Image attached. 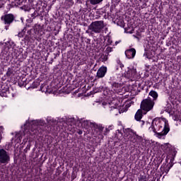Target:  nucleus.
<instances>
[{"mask_svg": "<svg viewBox=\"0 0 181 181\" xmlns=\"http://www.w3.org/2000/svg\"><path fill=\"white\" fill-rule=\"evenodd\" d=\"M148 130L150 132H154L159 139H164L170 131V128L169 122L165 118H156L153 120Z\"/></svg>", "mask_w": 181, "mask_h": 181, "instance_id": "obj_1", "label": "nucleus"}, {"mask_svg": "<svg viewBox=\"0 0 181 181\" xmlns=\"http://www.w3.org/2000/svg\"><path fill=\"white\" fill-rule=\"evenodd\" d=\"M46 125L45 120H28L24 124V131L23 135L26 138L23 139V142H28V139H30V136L33 135H37V134L42 132L40 129L42 127Z\"/></svg>", "mask_w": 181, "mask_h": 181, "instance_id": "obj_2", "label": "nucleus"}, {"mask_svg": "<svg viewBox=\"0 0 181 181\" xmlns=\"http://www.w3.org/2000/svg\"><path fill=\"white\" fill-rule=\"evenodd\" d=\"M104 21H95L90 24L86 33H101V30L105 28Z\"/></svg>", "mask_w": 181, "mask_h": 181, "instance_id": "obj_3", "label": "nucleus"}, {"mask_svg": "<svg viewBox=\"0 0 181 181\" xmlns=\"http://www.w3.org/2000/svg\"><path fill=\"white\" fill-rule=\"evenodd\" d=\"M155 102H153V100H152L151 98H148L147 99H144L141 102V109L143 110V111H146V112H148L153 108Z\"/></svg>", "mask_w": 181, "mask_h": 181, "instance_id": "obj_4", "label": "nucleus"}, {"mask_svg": "<svg viewBox=\"0 0 181 181\" xmlns=\"http://www.w3.org/2000/svg\"><path fill=\"white\" fill-rule=\"evenodd\" d=\"M124 134L127 136H129V139L131 141V142H133V144H135L136 142H138V139H140L141 137L136 134V132L132 131L131 129H128L124 132Z\"/></svg>", "mask_w": 181, "mask_h": 181, "instance_id": "obj_5", "label": "nucleus"}, {"mask_svg": "<svg viewBox=\"0 0 181 181\" xmlns=\"http://www.w3.org/2000/svg\"><path fill=\"white\" fill-rule=\"evenodd\" d=\"M117 100H113L108 103L103 102L102 104L104 108H109L110 111H112V110H115L116 112H119V110H118V105H117Z\"/></svg>", "mask_w": 181, "mask_h": 181, "instance_id": "obj_6", "label": "nucleus"}, {"mask_svg": "<svg viewBox=\"0 0 181 181\" xmlns=\"http://www.w3.org/2000/svg\"><path fill=\"white\" fill-rule=\"evenodd\" d=\"M10 160L11 158L9 157V154H8L6 151L0 149V163H8Z\"/></svg>", "mask_w": 181, "mask_h": 181, "instance_id": "obj_7", "label": "nucleus"}, {"mask_svg": "<svg viewBox=\"0 0 181 181\" xmlns=\"http://www.w3.org/2000/svg\"><path fill=\"white\" fill-rule=\"evenodd\" d=\"M92 128L98 133V135L103 138V131H104V127L101 124H97L95 122L92 123Z\"/></svg>", "mask_w": 181, "mask_h": 181, "instance_id": "obj_8", "label": "nucleus"}, {"mask_svg": "<svg viewBox=\"0 0 181 181\" xmlns=\"http://www.w3.org/2000/svg\"><path fill=\"white\" fill-rule=\"evenodd\" d=\"M125 76L127 77V78H134V77H136V68H129L125 74Z\"/></svg>", "mask_w": 181, "mask_h": 181, "instance_id": "obj_9", "label": "nucleus"}, {"mask_svg": "<svg viewBox=\"0 0 181 181\" xmlns=\"http://www.w3.org/2000/svg\"><path fill=\"white\" fill-rule=\"evenodd\" d=\"M107 74V66H101L97 71L98 78H103Z\"/></svg>", "mask_w": 181, "mask_h": 181, "instance_id": "obj_10", "label": "nucleus"}, {"mask_svg": "<svg viewBox=\"0 0 181 181\" xmlns=\"http://www.w3.org/2000/svg\"><path fill=\"white\" fill-rule=\"evenodd\" d=\"M136 54V50L134 48H131L125 51V55L127 59H134Z\"/></svg>", "mask_w": 181, "mask_h": 181, "instance_id": "obj_11", "label": "nucleus"}, {"mask_svg": "<svg viewBox=\"0 0 181 181\" xmlns=\"http://www.w3.org/2000/svg\"><path fill=\"white\" fill-rule=\"evenodd\" d=\"M13 19H14L13 15L12 14L6 15L4 16V24L9 26V25H11V23L13 22Z\"/></svg>", "mask_w": 181, "mask_h": 181, "instance_id": "obj_12", "label": "nucleus"}, {"mask_svg": "<svg viewBox=\"0 0 181 181\" xmlns=\"http://www.w3.org/2000/svg\"><path fill=\"white\" fill-rule=\"evenodd\" d=\"M1 97H8L9 95V88L8 86H2L0 89Z\"/></svg>", "mask_w": 181, "mask_h": 181, "instance_id": "obj_13", "label": "nucleus"}, {"mask_svg": "<svg viewBox=\"0 0 181 181\" xmlns=\"http://www.w3.org/2000/svg\"><path fill=\"white\" fill-rule=\"evenodd\" d=\"M80 124H81V127H82V128H86V129H87L88 128V127H93V124H94V122H91L88 120H81L80 121Z\"/></svg>", "mask_w": 181, "mask_h": 181, "instance_id": "obj_14", "label": "nucleus"}, {"mask_svg": "<svg viewBox=\"0 0 181 181\" xmlns=\"http://www.w3.org/2000/svg\"><path fill=\"white\" fill-rule=\"evenodd\" d=\"M15 142L16 144H21V142H22V134H21V133L16 134Z\"/></svg>", "mask_w": 181, "mask_h": 181, "instance_id": "obj_15", "label": "nucleus"}, {"mask_svg": "<svg viewBox=\"0 0 181 181\" xmlns=\"http://www.w3.org/2000/svg\"><path fill=\"white\" fill-rule=\"evenodd\" d=\"M23 4V0H14L12 1L11 5L12 6H19Z\"/></svg>", "mask_w": 181, "mask_h": 181, "instance_id": "obj_16", "label": "nucleus"}, {"mask_svg": "<svg viewBox=\"0 0 181 181\" xmlns=\"http://www.w3.org/2000/svg\"><path fill=\"white\" fill-rule=\"evenodd\" d=\"M100 62H107L108 60V53L102 54L100 57Z\"/></svg>", "mask_w": 181, "mask_h": 181, "instance_id": "obj_17", "label": "nucleus"}, {"mask_svg": "<svg viewBox=\"0 0 181 181\" xmlns=\"http://www.w3.org/2000/svg\"><path fill=\"white\" fill-rule=\"evenodd\" d=\"M141 119L142 112H141V110H138L135 115V119H136V121H141Z\"/></svg>", "mask_w": 181, "mask_h": 181, "instance_id": "obj_18", "label": "nucleus"}, {"mask_svg": "<svg viewBox=\"0 0 181 181\" xmlns=\"http://www.w3.org/2000/svg\"><path fill=\"white\" fill-rule=\"evenodd\" d=\"M47 122H48L49 125H53V124H56L57 121L52 117H47Z\"/></svg>", "mask_w": 181, "mask_h": 181, "instance_id": "obj_19", "label": "nucleus"}, {"mask_svg": "<svg viewBox=\"0 0 181 181\" xmlns=\"http://www.w3.org/2000/svg\"><path fill=\"white\" fill-rule=\"evenodd\" d=\"M113 129H114V125L112 124L109 125L108 127H105V130L104 131L103 134L107 135V134H108V132H110V131H111Z\"/></svg>", "mask_w": 181, "mask_h": 181, "instance_id": "obj_20", "label": "nucleus"}, {"mask_svg": "<svg viewBox=\"0 0 181 181\" xmlns=\"http://www.w3.org/2000/svg\"><path fill=\"white\" fill-rule=\"evenodd\" d=\"M149 95H151V97H153L154 100H156V98H158V93H156V91L155 90H151L149 92Z\"/></svg>", "mask_w": 181, "mask_h": 181, "instance_id": "obj_21", "label": "nucleus"}, {"mask_svg": "<svg viewBox=\"0 0 181 181\" xmlns=\"http://www.w3.org/2000/svg\"><path fill=\"white\" fill-rule=\"evenodd\" d=\"M103 0H89L90 4L91 5H98V4H101Z\"/></svg>", "mask_w": 181, "mask_h": 181, "instance_id": "obj_22", "label": "nucleus"}, {"mask_svg": "<svg viewBox=\"0 0 181 181\" xmlns=\"http://www.w3.org/2000/svg\"><path fill=\"white\" fill-rule=\"evenodd\" d=\"M116 63L117 64V67H119L121 70H122V68H124V64L121 62V60L117 59Z\"/></svg>", "mask_w": 181, "mask_h": 181, "instance_id": "obj_23", "label": "nucleus"}, {"mask_svg": "<svg viewBox=\"0 0 181 181\" xmlns=\"http://www.w3.org/2000/svg\"><path fill=\"white\" fill-rule=\"evenodd\" d=\"M139 181H146V177L145 175H140Z\"/></svg>", "mask_w": 181, "mask_h": 181, "instance_id": "obj_24", "label": "nucleus"}, {"mask_svg": "<svg viewBox=\"0 0 181 181\" xmlns=\"http://www.w3.org/2000/svg\"><path fill=\"white\" fill-rule=\"evenodd\" d=\"M118 87H119V84L117 83H115L112 84V88L113 90H117V88H118Z\"/></svg>", "mask_w": 181, "mask_h": 181, "instance_id": "obj_25", "label": "nucleus"}, {"mask_svg": "<svg viewBox=\"0 0 181 181\" xmlns=\"http://www.w3.org/2000/svg\"><path fill=\"white\" fill-rule=\"evenodd\" d=\"M5 5V0H0V8Z\"/></svg>", "mask_w": 181, "mask_h": 181, "instance_id": "obj_26", "label": "nucleus"}, {"mask_svg": "<svg viewBox=\"0 0 181 181\" xmlns=\"http://www.w3.org/2000/svg\"><path fill=\"white\" fill-rule=\"evenodd\" d=\"M21 9H23L24 11H30V8H28V7H26L25 6H23L22 7H21Z\"/></svg>", "mask_w": 181, "mask_h": 181, "instance_id": "obj_27", "label": "nucleus"}, {"mask_svg": "<svg viewBox=\"0 0 181 181\" xmlns=\"http://www.w3.org/2000/svg\"><path fill=\"white\" fill-rule=\"evenodd\" d=\"M4 131V127L2 126L0 127V132H2Z\"/></svg>", "mask_w": 181, "mask_h": 181, "instance_id": "obj_28", "label": "nucleus"}, {"mask_svg": "<svg viewBox=\"0 0 181 181\" xmlns=\"http://www.w3.org/2000/svg\"><path fill=\"white\" fill-rule=\"evenodd\" d=\"M23 37V35H22V33H18V37Z\"/></svg>", "mask_w": 181, "mask_h": 181, "instance_id": "obj_29", "label": "nucleus"}, {"mask_svg": "<svg viewBox=\"0 0 181 181\" xmlns=\"http://www.w3.org/2000/svg\"><path fill=\"white\" fill-rule=\"evenodd\" d=\"M31 16H32V18H33V19H35V18L36 17V16H35V13H33V14H31Z\"/></svg>", "mask_w": 181, "mask_h": 181, "instance_id": "obj_30", "label": "nucleus"}, {"mask_svg": "<svg viewBox=\"0 0 181 181\" xmlns=\"http://www.w3.org/2000/svg\"><path fill=\"white\" fill-rule=\"evenodd\" d=\"M74 119H69V121H68V122H71V121H73Z\"/></svg>", "mask_w": 181, "mask_h": 181, "instance_id": "obj_31", "label": "nucleus"}, {"mask_svg": "<svg viewBox=\"0 0 181 181\" xmlns=\"http://www.w3.org/2000/svg\"><path fill=\"white\" fill-rule=\"evenodd\" d=\"M5 29H6V30H8V27L6 26V27H5Z\"/></svg>", "mask_w": 181, "mask_h": 181, "instance_id": "obj_32", "label": "nucleus"}, {"mask_svg": "<svg viewBox=\"0 0 181 181\" xmlns=\"http://www.w3.org/2000/svg\"><path fill=\"white\" fill-rule=\"evenodd\" d=\"M144 122H141V124L144 125Z\"/></svg>", "mask_w": 181, "mask_h": 181, "instance_id": "obj_33", "label": "nucleus"}, {"mask_svg": "<svg viewBox=\"0 0 181 181\" xmlns=\"http://www.w3.org/2000/svg\"><path fill=\"white\" fill-rule=\"evenodd\" d=\"M69 125H71V127H73V124H69Z\"/></svg>", "mask_w": 181, "mask_h": 181, "instance_id": "obj_34", "label": "nucleus"}, {"mask_svg": "<svg viewBox=\"0 0 181 181\" xmlns=\"http://www.w3.org/2000/svg\"><path fill=\"white\" fill-rule=\"evenodd\" d=\"M79 134H83V132H79Z\"/></svg>", "mask_w": 181, "mask_h": 181, "instance_id": "obj_35", "label": "nucleus"}]
</instances>
